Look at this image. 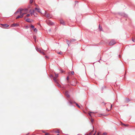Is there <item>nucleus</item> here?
Instances as JSON below:
<instances>
[{
    "mask_svg": "<svg viewBox=\"0 0 135 135\" xmlns=\"http://www.w3.org/2000/svg\"><path fill=\"white\" fill-rule=\"evenodd\" d=\"M26 21L29 22H31V21H30V19L29 18H28L26 19Z\"/></svg>",
    "mask_w": 135,
    "mask_h": 135,
    "instance_id": "nucleus-15",
    "label": "nucleus"
},
{
    "mask_svg": "<svg viewBox=\"0 0 135 135\" xmlns=\"http://www.w3.org/2000/svg\"><path fill=\"white\" fill-rule=\"evenodd\" d=\"M99 30L100 31H103L102 28L101 26H100V25H99Z\"/></svg>",
    "mask_w": 135,
    "mask_h": 135,
    "instance_id": "nucleus-17",
    "label": "nucleus"
},
{
    "mask_svg": "<svg viewBox=\"0 0 135 135\" xmlns=\"http://www.w3.org/2000/svg\"><path fill=\"white\" fill-rule=\"evenodd\" d=\"M33 30H34V31L35 32H36L37 31V29L36 28H34Z\"/></svg>",
    "mask_w": 135,
    "mask_h": 135,
    "instance_id": "nucleus-24",
    "label": "nucleus"
},
{
    "mask_svg": "<svg viewBox=\"0 0 135 135\" xmlns=\"http://www.w3.org/2000/svg\"><path fill=\"white\" fill-rule=\"evenodd\" d=\"M99 135V133H98L97 135Z\"/></svg>",
    "mask_w": 135,
    "mask_h": 135,
    "instance_id": "nucleus-42",
    "label": "nucleus"
},
{
    "mask_svg": "<svg viewBox=\"0 0 135 135\" xmlns=\"http://www.w3.org/2000/svg\"><path fill=\"white\" fill-rule=\"evenodd\" d=\"M23 10H24L23 9H22L21 8H20V10L19 12H20V15H21V14H22V11Z\"/></svg>",
    "mask_w": 135,
    "mask_h": 135,
    "instance_id": "nucleus-14",
    "label": "nucleus"
},
{
    "mask_svg": "<svg viewBox=\"0 0 135 135\" xmlns=\"http://www.w3.org/2000/svg\"><path fill=\"white\" fill-rule=\"evenodd\" d=\"M132 41L134 42H135V39H132Z\"/></svg>",
    "mask_w": 135,
    "mask_h": 135,
    "instance_id": "nucleus-35",
    "label": "nucleus"
},
{
    "mask_svg": "<svg viewBox=\"0 0 135 135\" xmlns=\"http://www.w3.org/2000/svg\"><path fill=\"white\" fill-rule=\"evenodd\" d=\"M31 27L32 28H34V26L33 25H31Z\"/></svg>",
    "mask_w": 135,
    "mask_h": 135,
    "instance_id": "nucleus-27",
    "label": "nucleus"
},
{
    "mask_svg": "<svg viewBox=\"0 0 135 135\" xmlns=\"http://www.w3.org/2000/svg\"><path fill=\"white\" fill-rule=\"evenodd\" d=\"M96 132L95 131V132L93 134V135H95V133H96Z\"/></svg>",
    "mask_w": 135,
    "mask_h": 135,
    "instance_id": "nucleus-41",
    "label": "nucleus"
},
{
    "mask_svg": "<svg viewBox=\"0 0 135 135\" xmlns=\"http://www.w3.org/2000/svg\"><path fill=\"white\" fill-rule=\"evenodd\" d=\"M66 135H68V134H66Z\"/></svg>",
    "mask_w": 135,
    "mask_h": 135,
    "instance_id": "nucleus-53",
    "label": "nucleus"
},
{
    "mask_svg": "<svg viewBox=\"0 0 135 135\" xmlns=\"http://www.w3.org/2000/svg\"><path fill=\"white\" fill-rule=\"evenodd\" d=\"M40 53L44 55H45V53L43 51H41V52H40Z\"/></svg>",
    "mask_w": 135,
    "mask_h": 135,
    "instance_id": "nucleus-28",
    "label": "nucleus"
},
{
    "mask_svg": "<svg viewBox=\"0 0 135 135\" xmlns=\"http://www.w3.org/2000/svg\"><path fill=\"white\" fill-rule=\"evenodd\" d=\"M73 103H75L76 104V105H77V106L80 109H81V107L80 105H79L78 104L76 103L75 102H71V101H69V102L68 103L69 104V105H71L73 104Z\"/></svg>",
    "mask_w": 135,
    "mask_h": 135,
    "instance_id": "nucleus-1",
    "label": "nucleus"
},
{
    "mask_svg": "<svg viewBox=\"0 0 135 135\" xmlns=\"http://www.w3.org/2000/svg\"><path fill=\"white\" fill-rule=\"evenodd\" d=\"M116 43V41L114 40H112L109 43V45H113L115 44Z\"/></svg>",
    "mask_w": 135,
    "mask_h": 135,
    "instance_id": "nucleus-2",
    "label": "nucleus"
},
{
    "mask_svg": "<svg viewBox=\"0 0 135 135\" xmlns=\"http://www.w3.org/2000/svg\"><path fill=\"white\" fill-rule=\"evenodd\" d=\"M93 130L91 132H90V133H89V135H91V133H92V132H93V131H94V128L93 126Z\"/></svg>",
    "mask_w": 135,
    "mask_h": 135,
    "instance_id": "nucleus-22",
    "label": "nucleus"
},
{
    "mask_svg": "<svg viewBox=\"0 0 135 135\" xmlns=\"http://www.w3.org/2000/svg\"><path fill=\"white\" fill-rule=\"evenodd\" d=\"M46 135H49V134L48 133H46L45 134Z\"/></svg>",
    "mask_w": 135,
    "mask_h": 135,
    "instance_id": "nucleus-39",
    "label": "nucleus"
},
{
    "mask_svg": "<svg viewBox=\"0 0 135 135\" xmlns=\"http://www.w3.org/2000/svg\"><path fill=\"white\" fill-rule=\"evenodd\" d=\"M50 77L51 78V77H53V76L52 75H50Z\"/></svg>",
    "mask_w": 135,
    "mask_h": 135,
    "instance_id": "nucleus-37",
    "label": "nucleus"
},
{
    "mask_svg": "<svg viewBox=\"0 0 135 135\" xmlns=\"http://www.w3.org/2000/svg\"><path fill=\"white\" fill-rule=\"evenodd\" d=\"M35 9L37 10V11L38 12H39V13H41V10L40 9V8H37V7H36L35 8Z\"/></svg>",
    "mask_w": 135,
    "mask_h": 135,
    "instance_id": "nucleus-8",
    "label": "nucleus"
},
{
    "mask_svg": "<svg viewBox=\"0 0 135 135\" xmlns=\"http://www.w3.org/2000/svg\"><path fill=\"white\" fill-rule=\"evenodd\" d=\"M55 132L56 133H59V131H55Z\"/></svg>",
    "mask_w": 135,
    "mask_h": 135,
    "instance_id": "nucleus-32",
    "label": "nucleus"
},
{
    "mask_svg": "<svg viewBox=\"0 0 135 135\" xmlns=\"http://www.w3.org/2000/svg\"><path fill=\"white\" fill-rule=\"evenodd\" d=\"M66 42H67V44L68 45V46H69V45L70 44V43H71L72 42H73L74 41H75V39L71 40L70 41H69L68 40H66Z\"/></svg>",
    "mask_w": 135,
    "mask_h": 135,
    "instance_id": "nucleus-3",
    "label": "nucleus"
},
{
    "mask_svg": "<svg viewBox=\"0 0 135 135\" xmlns=\"http://www.w3.org/2000/svg\"><path fill=\"white\" fill-rule=\"evenodd\" d=\"M106 88V87L105 86H104V87H103L102 88V90L103 91V89L104 88Z\"/></svg>",
    "mask_w": 135,
    "mask_h": 135,
    "instance_id": "nucleus-30",
    "label": "nucleus"
},
{
    "mask_svg": "<svg viewBox=\"0 0 135 135\" xmlns=\"http://www.w3.org/2000/svg\"><path fill=\"white\" fill-rule=\"evenodd\" d=\"M60 23L61 24H62L63 25H65V22L62 20H60Z\"/></svg>",
    "mask_w": 135,
    "mask_h": 135,
    "instance_id": "nucleus-12",
    "label": "nucleus"
},
{
    "mask_svg": "<svg viewBox=\"0 0 135 135\" xmlns=\"http://www.w3.org/2000/svg\"><path fill=\"white\" fill-rule=\"evenodd\" d=\"M127 16V15H124V16Z\"/></svg>",
    "mask_w": 135,
    "mask_h": 135,
    "instance_id": "nucleus-45",
    "label": "nucleus"
},
{
    "mask_svg": "<svg viewBox=\"0 0 135 135\" xmlns=\"http://www.w3.org/2000/svg\"><path fill=\"white\" fill-rule=\"evenodd\" d=\"M91 122H92L93 121V119H91Z\"/></svg>",
    "mask_w": 135,
    "mask_h": 135,
    "instance_id": "nucleus-40",
    "label": "nucleus"
},
{
    "mask_svg": "<svg viewBox=\"0 0 135 135\" xmlns=\"http://www.w3.org/2000/svg\"><path fill=\"white\" fill-rule=\"evenodd\" d=\"M19 24L18 23H13L11 25L12 27H17L18 26Z\"/></svg>",
    "mask_w": 135,
    "mask_h": 135,
    "instance_id": "nucleus-6",
    "label": "nucleus"
},
{
    "mask_svg": "<svg viewBox=\"0 0 135 135\" xmlns=\"http://www.w3.org/2000/svg\"><path fill=\"white\" fill-rule=\"evenodd\" d=\"M130 101V100L129 99V98H126L125 99V103H128Z\"/></svg>",
    "mask_w": 135,
    "mask_h": 135,
    "instance_id": "nucleus-10",
    "label": "nucleus"
},
{
    "mask_svg": "<svg viewBox=\"0 0 135 135\" xmlns=\"http://www.w3.org/2000/svg\"><path fill=\"white\" fill-rule=\"evenodd\" d=\"M45 57H46L47 58H48V57L47 56H45Z\"/></svg>",
    "mask_w": 135,
    "mask_h": 135,
    "instance_id": "nucleus-43",
    "label": "nucleus"
},
{
    "mask_svg": "<svg viewBox=\"0 0 135 135\" xmlns=\"http://www.w3.org/2000/svg\"><path fill=\"white\" fill-rule=\"evenodd\" d=\"M119 57H120V55H119Z\"/></svg>",
    "mask_w": 135,
    "mask_h": 135,
    "instance_id": "nucleus-50",
    "label": "nucleus"
},
{
    "mask_svg": "<svg viewBox=\"0 0 135 135\" xmlns=\"http://www.w3.org/2000/svg\"><path fill=\"white\" fill-rule=\"evenodd\" d=\"M74 71H71V74L72 75H74Z\"/></svg>",
    "mask_w": 135,
    "mask_h": 135,
    "instance_id": "nucleus-31",
    "label": "nucleus"
},
{
    "mask_svg": "<svg viewBox=\"0 0 135 135\" xmlns=\"http://www.w3.org/2000/svg\"><path fill=\"white\" fill-rule=\"evenodd\" d=\"M30 12L31 15L33 14V13H34L35 12V11L34 10H32L31 9H30Z\"/></svg>",
    "mask_w": 135,
    "mask_h": 135,
    "instance_id": "nucleus-11",
    "label": "nucleus"
},
{
    "mask_svg": "<svg viewBox=\"0 0 135 135\" xmlns=\"http://www.w3.org/2000/svg\"><path fill=\"white\" fill-rule=\"evenodd\" d=\"M69 79V76H67V80H68Z\"/></svg>",
    "mask_w": 135,
    "mask_h": 135,
    "instance_id": "nucleus-38",
    "label": "nucleus"
},
{
    "mask_svg": "<svg viewBox=\"0 0 135 135\" xmlns=\"http://www.w3.org/2000/svg\"><path fill=\"white\" fill-rule=\"evenodd\" d=\"M33 15L35 17L37 16V13L34 12V13H33Z\"/></svg>",
    "mask_w": 135,
    "mask_h": 135,
    "instance_id": "nucleus-21",
    "label": "nucleus"
},
{
    "mask_svg": "<svg viewBox=\"0 0 135 135\" xmlns=\"http://www.w3.org/2000/svg\"><path fill=\"white\" fill-rule=\"evenodd\" d=\"M94 113V112H90L89 113H88L89 114V115L91 116V114H92Z\"/></svg>",
    "mask_w": 135,
    "mask_h": 135,
    "instance_id": "nucleus-20",
    "label": "nucleus"
},
{
    "mask_svg": "<svg viewBox=\"0 0 135 135\" xmlns=\"http://www.w3.org/2000/svg\"><path fill=\"white\" fill-rule=\"evenodd\" d=\"M46 16L48 18H50L51 17L50 14L48 13L46 14Z\"/></svg>",
    "mask_w": 135,
    "mask_h": 135,
    "instance_id": "nucleus-16",
    "label": "nucleus"
},
{
    "mask_svg": "<svg viewBox=\"0 0 135 135\" xmlns=\"http://www.w3.org/2000/svg\"><path fill=\"white\" fill-rule=\"evenodd\" d=\"M20 10V8L18 9L17 10V11L15 13H18L19 12Z\"/></svg>",
    "mask_w": 135,
    "mask_h": 135,
    "instance_id": "nucleus-19",
    "label": "nucleus"
},
{
    "mask_svg": "<svg viewBox=\"0 0 135 135\" xmlns=\"http://www.w3.org/2000/svg\"><path fill=\"white\" fill-rule=\"evenodd\" d=\"M50 24L51 25H52L53 24V23L52 22H50Z\"/></svg>",
    "mask_w": 135,
    "mask_h": 135,
    "instance_id": "nucleus-33",
    "label": "nucleus"
},
{
    "mask_svg": "<svg viewBox=\"0 0 135 135\" xmlns=\"http://www.w3.org/2000/svg\"><path fill=\"white\" fill-rule=\"evenodd\" d=\"M33 0H30V3H32L33 1Z\"/></svg>",
    "mask_w": 135,
    "mask_h": 135,
    "instance_id": "nucleus-26",
    "label": "nucleus"
},
{
    "mask_svg": "<svg viewBox=\"0 0 135 135\" xmlns=\"http://www.w3.org/2000/svg\"><path fill=\"white\" fill-rule=\"evenodd\" d=\"M103 135H107L106 133L105 132L104 133H103Z\"/></svg>",
    "mask_w": 135,
    "mask_h": 135,
    "instance_id": "nucleus-34",
    "label": "nucleus"
},
{
    "mask_svg": "<svg viewBox=\"0 0 135 135\" xmlns=\"http://www.w3.org/2000/svg\"><path fill=\"white\" fill-rule=\"evenodd\" d=\"M108 109L107 108L106 109V110H108Z\"/></svg>",
    "mask_w": 135,
    "mask_h": 135,
    "instance_id": "nucleus-46",
    "label": "nucleus"
},
{
    "mask_svg": "<svg viewBox=\"0 0 135 135\" xmlns=\"http://www.w3.org/2000/svg\"><path fill=\"white\" fill-rule=\"evenodd\" d=\"M33 39H34V40L35 41V42H36V37H33Z\"/></svg>",
    "mask_w": 135,
    "mask_h": 135,
    "instance_id": "nucleus-29",
    "label": "nucleus"
},
{
    "mask_svg": "<svg viewBox=\"0 0 135 135\" xmlns=\"http://www.w3.org/2000/svg\"><path fill=\"white\" fill-rule=\"evenodd\" d=\"M1 25H2V26L3 27H7L9 26V25H8L7 24H1Z\"/></svg>",
    "mask_w": 135,
    "mask_h": 135,
    "instance_id": "nucleus-9",
    "label": "nucleus"
},
{
    "mask_svg": "<svg viewBox=\"0 0 135 135\" xmlns=\"http://www.w3.org/2000/svg\"><path fill=\"white\" fill-rule=\"evenodd\" d=\"M30 16V14H27V16H27V17H28L29 16Z\"/></svg>",
    "mask_w": 135,
    "mask_h": 135,
    "instance_id": "nucleus-36",
    "label": "nucleus"
},
{
    "mask_svg": "<svg viewBox=\"0 0 135 135\" xmlns=\"http://www.w3.org/2000/svg\"><path fill=\"white\" fill-rule=\"evenodd\" d=\"M107 104H108L109 105H110V109H111L112 108V104H111L110 103H108Z\"/></svg>",
    "mask_w": 135,
    "mask_h": 135,
    "instance_id": "nucleus-25",
    "label": "nucleus"
},
{
    "mask_svg": "<svg viewBox=\"0 0 135 135\" xmlns=\"http://www.w3.org/2000/svg\"><path fill=\"white\" fill-rule=\"evenodd\" d=\"M108 111H109L110 110H107Z\"/></svg>",
    "mask_w": 135,
    "mask_h": 135,
    "instance_id": "nucleus-48",
    "label": "nucleus"
},
{
    "mask_svg": "<svg viewBox=\"0 0 135 135\" xmlns=\"http://www.w3.org/2000/svg\"><path fill=\"white\" fill-rule=\"evenodd\" d=\"M55 74L56 76V78H55L56 79V78L58 77L59 75L58 74H56L55 73ZM54 78H55V77H54Z\"/></svg>",
    "mask_w": 135,
    "mask_h": 135,
    "instance_id": "nucleus-18",
    "label": "nucleus"
},
{
    "mask_svg": "<svg viewBox=\"0 0 135 135\" xmlns=\"http://www.w3.org/2000/svg\"><path fill=\"white\" fill-rule=\"evenodd\" d=\"M49 31H51V29L49 30Z\"/></svg>",
    "mask_w": 135,
    "mask_h": 135,
    "instance_id": "nucleus-44",
    "label": "nucleus"
},
{
    "mask_svg": "<svg viewBox=\"0 0 135 135\" xmlns=\"http://www.w3.org/2000/svg\"><path fill=\"white\" fill-rule=\"evenodd\" d=\"M84 112H85L84 111Z\"/></svg>",
    "mask_w": 135,
    "mask_h": 135,
    "instance_id": "nucleus-51",
    "label": "nucleus"
},
{
    "mask_svg": "<svg viewBox=\"0 0 135 135\" xmlns=\"http://www.w3.org/2000/svg\"><path fill=\"white\" fill-rule=\"evenodd\" d=\"M36 49L37 51L39 52L40 53L41 52V51L40 49L38 48H36Z\"/></svg>",
    "mask_w": 135,
    "mask_h": 135,
    "instance_id": "nucleus-13",
    "label": "nucleus"
},
{
    "mask_svg": "<svg viewBox=\"0 0 135 135\" xmlns=\"http://www.w3.org/2000/svg\"><path fill=\"white\" fill-rule=\"evenodd\" d=\"M57 54H62V52L61 51H60L59 52H58Z\"/></svg>",
    "mask_w": 135,
    "mask_h": 135,
    "instance_id": "nucleus-23",
    "label": "nucleus"
},
{
    "mask_svg": "<svg viewBox=\"0 0 135 135\" xmlns=\"http://www.w3.org/2000/svg\"><path fill=\"white\" fill-rule=\"evenodd\" d=\"M77 135H79V134H78Z\"/></svg>",
    "mask_w": 135,
    "mask_h": 135,
    "instance_id": "nucleus-52",
    "label": "nucleus"
},
{
    "mask_svg": "<svg viewBox=\"0 0 135 135\" xmlns=\"http://www.w3.org/2000/svg\"><path fill=\"white\" fill-rule=\"evenodd\" d=\"M57 135H59V134H57Z\"/></svg>",
    "mask_w": 135,
    "mask_h": 135,
    "instance_id": "nucleus-49",
    "label": "nucleus"
},
{
    "mask_svg": "<svg viewBox=\"0 0 135 135\" xmlns=\"http://www.w3.org/2000/svg\"><path fill=\"white\" fill-rule=\"evenodd\" d=\"M25 14V13H22V14L21 15H20V16H18L16 18V19H17V18H22L23 16H24V15Z\"/></svg>",
    "mask_w": 135,
    "mask_h": 135,
    "instance_id": "nucleus-4",
    "label": "nucleus"
},
{
    "mask_svg": "<svg viewBox=\"0 0 135 135\" xmlns=\"http://www.w3.org/2000/svg\"><path fill=\"white\" fill-rule=\"evenodd\" d=\"M123 125H124V126H126V125L125 124H123Z\"/></svg>",
    "mask_w": 135,
    "mask_h": 135,
    "instance_id": "nucleus-47",
    "label": "nucleus"
},
{
    "mask_svg": "<svg viewBox=\"0 0 135 135\" xmlns=\"http://www.w3.org/2000/svg\"><path fill=\"white\" fill-rule=\"evenodd\" d=\"M65 95L67 96L68 97H70V95L69 94V93L68 91H66L65 93Z\"/></svg>",
    "mask_w": 135,
    "mask_h": 135,
    "instance_id": "nucleus-7",
    "label": "nucleus"
},
{
    "mask_svg": "<svg viewBox=\"0 0 135 135\" xmlns=\"http://www.w3.org/2000/svg\"><path fill=\"white\" fill-rule=\"evenodd\" d=\"M54 80L55 82L57 84V86H58L59 87H61V85L59 84H58L57 82V80H56V79L55 78H54Z\"/></svg>",
    "mask_w": 135,
    "mask_h": 135,
    "instance_id": "nucleus-5",
    "label": "nucleus"
}]
</instances>
